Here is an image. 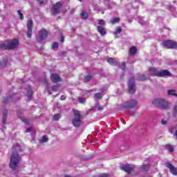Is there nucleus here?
Here are the masks:
<instances>
[{"instance_id":"obj_20","label":"nucleus","mask_w":177,"mask_h":177,"mask_svg":"<svg viewBox=\"0 0 177 177\" xmlns=\"http://www.w3.org/2000/svg\"><path fill=\"white\" fill-rule=\"evenodd\" d=\"M129 53L130 55H136V53L138 52V48H136V46H132L130 49H129Z\"/></svg>"},{"instance_id":"obj_2","label":"nucleus","mask_w":177,"mask_h":177,"mask_svg":"<svg viewBox=\"0 0 177 177\" xmlns=\"http://www.w3.org/2000/svg\"><path fill=\"white\" fill-rule=\"evenodd\" d=\"M20 160H21V158L20 157V155H19V153H17L16 151H14L11 154L10 160V168H11V169H15V168H17L19 165V163L20 162Z\"/></svg>"},{"instance_id":"obj_51","label":"nucleus","mask_w":177,"mask_h":177,"mask_svg":"<svg viewBox=\"0 0 177 177\" xmlns=\"http://www.w3.org/2000/svg\"><path fill=\"white\" fill-rule=\"evenodd\" d=\"M120 78L121 80H122L124 78V75H122V76Z\"/></svg>"},{"instance_id":"obj_34","label":"nucleus","mask_w":177,"mask_h":177,"mask_svg":"<svg viewBox=\"0 0 177 177\" xmlns=\"http://www.w3.org/2000/svg\"><path fill=\"white\" fill-rule=\"evenodd\" d=\"M60 87V86L59 84H56V85H53L51 87V91H57V89H59V88Z\"/></svg>"},{"instance_id":"obj_23","label":"nucleus","mask_w":177,"mask_h":177,"mask_svg":"<svg viewBox=\"0 0 177 177\" xmlns=\"http://www.w3.org/2000/svg\"><path fill=\"white\" fill-rule=\"evenodd\" d=\"M138 81H146V80H147V77H146V75H138Z\"/></svg>"},{"instance_id":"obj_45","label":"nucleus","mask_w":177,"mask_h":177,"mask_svg":"<svg viewBox=\"0 0 177 177\" xmlns=\"http://www.w3.org/2000/svg\"><path fill=\"white\" fill-rule=\"evenodd\" d=\"M60 100H66V96L62 95V96L60 97Z\"/></svg>"},{"instance_id":"obj_7","label":"nucleus","mask_w":177,"mask_h":177,"mask_svg":"<svg viewBox=\"0 0 177 177\" xmlns=\"http://www.w3.org/2000/svg\"><path fill=\"white\" fill-rule=\"evenodd\" d=\"M162 46L166 49H177V42L174 40H165L162 41Z\"/></svg>"},{"instance_id":"obj_3","label":"nucleus","mask_w":177,"mask_h":177,"mask_svg":"<svg viewBox=\"0 0 177 177\" xmlns=\"http://www.w3.org/2000/svg\"><path fill=\"white\" fill-rule=\"evenodd\" d=\"M152 104L154 107H158V109H160V110H168L169 109L168 102L161 98H156L153 100Z\"/></svg>"},{"instance_id":"obj_43","label":"nucleus","mask_w":177,"mask_h":177,"mask_svg":"<svg viewBox=\"0 0 177 177\" xmlns=\"http://www.w3.org/2000/svg\"><path fill=\"white\" fill-rule=\"evenodd\" d=\"M38 2H39L40 5H44V3L45 2V1L46 0H37Z\"/></svg>"},{"instance_id":"obj_36","label":"nucleus","mask_w":177,"mask_h":177,"mask_svg":"<svg viewBox=\"0 0 177 177\" xmlns=\"http://www.w3.org/2000/svg\"><path fill=\"white\" fill-rule=\"evenodd\" d=\"M95 109L98 111H100V110H104V107H102V106H101L100 105V104H97L96 105H95Z\"/></svg>"},{"instance_id":"obj_38","label":"nucleus","mask_w":177,"mask_h":177,"mask_svg":"<svg viewBox=\"0 0 177 177\" xmlns=\"http://www.w3.org/2000/svg\"><path fill=\"white\" fill-rule=\"evenodd\" d=\"M122 31V29H121L120 27H118L115 32V35H117V34H121Z\"/></svg>"},{"instance_id":"obj_37","label":"nucleus","mask_w":177,"mask_h":177,"mask_svg":"<svg viewBox=\"0 0 177 177\" xmlns=\"http://www.w3.org/2000/svg\"><path fill=\"white\" fill-rule=\"evenodd\" d=\"M48 138H46V136H43L41 140V143H45L46 142H48Z\"/></svg>"},{"instance_id":"obj_48","label":"nucleus","mask_w":177,"mask_h":177,"mask_svg":"<svg viewBox=\"0 0 177 177\" xmlns=\"http://www.w3.org/2000/svg\"><path fill=\"white\" fill-rule=\"evenodd\" d=\"M61 42H64V36H62L61 37V40H60Z\"/></svg>"},{"instance_id":"obj_8","label":"nucleus","mask_w":177,"mask_h":177,"mask_svg":"<svg viewBox=\"0 0 177 177\" xmlns=\"http://www.w3.org/2000/svg\"><path fill=\"white\" fill-rule=\"evenodd\" d=\"M129 93L130 95H133L135 92H136V86H135V78L131 77L129 80V88H128Z\"/></svg>"},{"instance_id":"obj_25","label":"nucleus","mask_w":177,"mask_h":177,"mask_svg":"<svg viewBox=\"0 0 177 177\" xmlns=\"http://www.w3.org/2000/svg\"><path fill=\"white\" fill-rule=\"evenodd\" d=\"M94 99L95 100H100L102 99V93H97L94 95Z\"/></svg>"},{"instance_id":"obj_26","label":"nucleus","mask_w":177,"mask_h":177,"mask_svg":"<svg viewBox=\"0 0 177 177\" xmlns=\"http://www.w3.org/2000/svg\"><path fill=\"white\" fill-rule=\"evenodd\" d=\"M167 95L171 96H176L177 97V94L175 93V90H168Z\"/></svg>"},{"instance_id":"obj_1","label":"nucleus","mask_w":177,"mask_h":177,"mask_svg":"<svg viewBox=\"0 0 177 177\" xmlns=\"http://www.w3.org/2000/svg\"><path fill=\"white\" fill-rule=\"evenodd\" d=\"M19 46V39H13L8 44L5 43L0 44V49L2 50H12Z\"/></svg>"},{"instance_id":"obj_40","label":"nucleus","mask_w":177,"mask_h":177,"mask_svg":"<svg viewBox=\"0 0 177 177\" xmlns=\"http://www.w3.org/2000/svg\"><path fill=\"white\" fill-rule=\"evenodd\" d=\"M52 48L53 49H57V48H59V43L58 42H54L53 46H52Z\"/></svg>"},{"instance_id":"obj_49","label":"nucleus","mask_w":177,"mask_h":177,"mask_svg":"<svg viewBox=\"0 0 177 177\" xmlns=\"http://www.w3.org/2000/svg\"><path fill=\"white\" fill-rule=\"evenodd\" d=\"M174 136H176V140H177V130L175 131Z\"/></svg>"},{"instance_id":"obj_28","label":"nucleus","mask_w":177,"mask_h":177,"mask_svg":"<svg viewBox=\"0 0 177 177\" xmlns=\"http://www.w3.org/2000/svg\"><path fill=\"white\" fill-rule=\"evenodd\" d=\"M177 115V102L173 108V116L176 117Z\"/></svg>"},{"instance_id":"obj_32","label":"nucleus","mask_w":177,"mask_h":177,"mask_svg":"<svg viewBox=\"0 0 177 177\" xmlns=\"http://www.w3.org/2000/svg\"><path fill=\"white\" fill-rule=\"evenodd\" d=\"M109 176L110 175L109 174L103 173L97 176H94L93 177H109Z\"/></svg>"},{"instance_id":"obj_15","label":"nucleus","mask_w":177,"mask_h":177,"mask_svg":"<svg viewBox=\"0 0 177 177\" xmlns=\"http://www.w3.org/2000/svg\"><path fill=\"white\" fill-rule=\"evenodd\" d=\"M50 80L54 84H57V82H62V77L57 73H53L50 75Z\"/></svg>"},{"instance_id":"obj_9","label":"nucleus","mask_w":177,"mask_h":177,"mask_svg":"<svg viewBox=\"0 0 177 177\" xmlns=\"http://www.w3.org/2000/svg\"><path fill=\"white\" fill-rule=\"evenodd\" d=\"M124 107L127 110L132 109H138V101L135 100H131L125 102Z\"/></svg>"},{"instance_id":"obj_16","label":"nucleus","mask_w":177,"mask_h":177,"mask_svg":"<svg viewBox=\"0 0 177 177\" xmlns=\"http://www.w3.org/2000/svg\"><path fill=\"white\" fill-rule=\"evenodd\" d=\"M97 30L98 32L100 34V35H106L107 34V31L106 30V28L102 26H98L97 27Z\"/></svg>"},{"instance_id":"obj_30","label":"nucleus","mask_w":177,"mask_h":177,"mask_svg":"<svg viewBox=\"0 0 177 177\" xmlns=\"http://www.w3.org/2000/svg\"><path fill=\"white\" fill-rule=\"evenodd\" d=\"M92 80V75H88L84 77V82H88V81H91Z\"/></svg>"},{"instance_id":"obj_18","label":"nucleus","mask_w":177,"mask_h":177,"mask_svg":"<svg viewBox=\"0 0 177 177\" xmlns=\"http://www.w3.org/2000/svg\"><path fill=\"white\" fill-rule=\"evenodd\" d=\"M12 149L13 150H15V151H21V147L19 143L14 144L12 146Z\"/></svg>"},{"instance_id":"obj_19","label":"nucleus","mask_w":177,"mask_h":177,"mask_svg":"<svg viewBox=\"0 0 177 177\" xmlns=\"http://www.w3.org/2000/svg\"><path fill=\"white\" fill-rule=\"evenodd\" d=\"M165 147L166 150H168L171 153H172L175 150V149L174 148V146H172L171 145H169V144L165 145Z\"/></svg>"},{"instance_id":"obj_29","label":"nucleus","mask_w":177,"mask_h":177,"mask_svg":"<svg viewBox=\"0 0 177 177\" xmlns=\"http://www.w3.org/2000/svg\"><path fill=\"white\" fill-rule=\"evenodd\" d=\"M80 16L82 17V19H84V20L88 19V12H82L81 14H80Z\"/></svg>"},{"instance_id":"obj_14","label":"nucleus","mask_w":177,"mask_h":177,"mask_svg":"<svg viewBox=\"0 0 177 177\" xmlns=\"http://www.w3.org/2000/svg\"><path fill=\"white\" fill-rule=\"evenodd\" d=\"M48 32H47L46 30L42 29L39 32V42H42L45 38L48 37Z\"/></svg>"},{"instance_id":"obj_6","label":"nucleus","mask_w":177,"mask_h":177,"mask_svg":"<svg viewBox=\"0 0 177 177\" xmlns=\"http://www.w3.org/2000/svg\"><path fill=\"white\" fill-rule=\"evenodd\" d=\"M63 8V3L62 1L57 2L50 9L51 15L53 16H56L60 13V9Z\"/></svg>"},{"instance_id":"obj_41","label":"nucleus","mask_w":177,"mask_h":177,"mask_svg":"<svg viewBox=\"0 0 177 177\" xmlns=\"http://www.w3.org/2000/svg\"><path fill=\"white\" fill-rule=\"evenodd\" d=\"M78 100H79V103H82V104H84V103H85V102H86L85 98H79Z\"/></svg>"},{"instance_id":"obj_54","label":"nucleus","mask_w":177,"mask_h":177,"mask_svg":"<svg viewBox=\"0 0 177 177\" xmlns=\"http://www.w3.org/2000/svg\"><path fill=\"white\" fill-rule=\"evenodd\" d=\"M0 93H1V91H0Z\"/></svg>"},{"instance_id":"obj_13","label":"nucleus","mask_w":177,"mask_h":177,"mask_svg":"<svg viewBox=\"0 0 177 177\" xmlns=\"http://www.w3.org/2000/svg\"><path fill=\"white\" fill-rule=\"evenodd\" d=\"M165 166L168 168L172 175L177 176V168L174 166L171 162H166Z\"/></svg>"},{"instance_id":"obj_22","label":"nucleus","mask_w":177,"mask_h":177,"mask_svg":"<svg viewBox=\"0 0 177 177\" xmlns=\"http://www.w3.org/2000/svg\"><path fill=\"white\" fill-rule=\"evenodd\" d=\"M8 64V59H3L2 61H0V66L2 68L4 67H6V65Z\"/></svg>"},{"instance_id":"obj_27","label":"nucleus","mask_w":177,"mask_h":177,"mask_svg":"<svg viewBox=\"0 0 177 177\" xmlns=\"http://www.w3.org/2000/svg\"><path fill=\"white\" fill-rule=\"evenodd\" d=\"M111 24H116V23H120V18L115 17L111 19Z\"/></svg>"},{"instance_id":"obj_4","label":"nucleus","mask_w":177,"mask_h":177,"mask_svg":"<svg viewBox=\"0 0 177 177\" xmlns=\"http://www.w3.org/2000/svg\"><path fill=\"white\" fill-rule=\"evenodd\" d=\"M73 114L74 118L72 120V124L73 127L78 128V127L81 126V120H82V114H81V111L73 109Z\"/></svg>"},{"instance_id":"obj_53","label":"nucleus","mask_w":177,"mask_h":177,"mask_svg":"<svg viewBox=\"0 0 177 177\" xmlns=\"http://www.w3.org/2000/svg\"><path fill=\"white\" fill-rule=\"evenodd\" d=\"M176 63L177 64V61H176Z\"/></svg>"},{"instance_id":"obj_12","label":"nucleus","mask_w":177,"mask_h":177,"mask_svg":"<svg viewBox=\"0 0 177 177\" xmlns=\"http://www.w3.org/2000/svg\"><path fill=\"white\" fill-rule=\"evenodd\" d=\"M32 19H29L27 21V37L28 38H31V35L32 34Z\"/></svg>"},{"instance_id":"obj_52","label":"nucleus","mask_w":177,"mask_h":177,"mask_svg":"<svg viewBox=\"0 0 177 177\" xmlns=\"http://www.w3.org/2000/svg\"><path fill=\"white\" fill-rule=\"evenodd\" d=\"M80 2H82L83 0H79Z\"/></svg>"},{"instance_id":"obj_21","label":"nucleus","mask_w":177,"mask_h":177,"mask_svg":"<svg viewBox=\"0 0 177 177\" xmlns=\"http://www.w3.org/2000/svg\"><path fill=\"white\" fill-rule=\"evenodd\" d=\"M8 118V110H4V112L3 113V124L6 123V120Z\"/></svg>"},{"instance_id":"obj_39","label":"nucleus","mask_w":177,"mask_h":177,"mask_svg":"<svg viewBox=\"0 0 177 177\" xmlns=\"http://www.w3.org/2000/svg\"><path fill=\"white\" fill-rule=\"evenodd\" d=\"M98 24L100 25V26H104V24H106V22L104 21V20H103V19H99L98 20Z\"/></svg>"},{"instance_id":"obj_47","label":"nucleus","mask_w":177,"mask_h":177,"mask_svg":"<svg viewBox=\"0 0 177 177\" xmlns=\"http://www.w3.org/2000/svg\"><path fill=\"white\" fill-rule=\"evenodd\" d=\"M67 55V53L66 51L62 52V56H66Z\"/></svg>"},{"instance_id":"obj_5","label":"nucleus","mask_w":177,"mask_h":177,"mask_svg":"<svg viewBox=\"0 0 177 177\" xmlns=\"http://www.w3.org/2000/svg\"><path fill=\"white\" fill-rule=\"evenodd\" d=\"M149 71H151V73H153L155 77H171V75H172V73H170L168 70L157 71L156 68H151L149 69Z\"/></svg>"},{"instance_id":"obj_42","label":"nucleus","mask_w":177,"mask_h":177,"mask_svg":"<svg viewBox=\"0 0 177 177\" xmlns=\"http://www.w3.org/2000/svg\"><path fill=\"white\" fill-rule=\"evenodd\" d=\"M127 68V64L125 62L122 63V70Z\"/></svg>"},{"instance_id":"obj_17","label":"nucleus","mask_w":177,"mask_h":177,"mask_svg":"<svg viewBox=\"0 0 177 177\" xmlns=\"http://www.w3.org/2000/svg\"><path fill=\"white\" fill-rule=\"evenodd\" d=\"M107 62L111 64V66H117L119 63L118 60H115L112 57L108 59Z\"/></svg>"},{"instance_id":"obj_35","label":"nucleus","mask_w":177,"mask_h":177,"mask_svg":"<svg viewBox=\"0 0 177 177\" xmlns=\"http://www.w3.org/2000/svg\"><path fill=\"white\" fill-rule=\"evenodd\" d=\"M27 96L28 99H31L32 97V91L31 90L27 91Z\"/></svg>"},{"instance_id":"obj_46","label":"nucleus","mask_w":177,"mask_h":177,"mask_svg":"<svg viewBox=\"0 0 177 177\" xmlns=\"http://www.w3.org/2000/svg\"><path fill=\"white\" fill-rule=\"evenodd\" d=\"M162 125H167V120H162Z\"/></svg>"},{"instance_id":"obj_11","label":"nucleus","mask_w":177,"mask_h":177,"mask_svg":"<svg viewBox=\"0 0 177 177\" xmlns=\"http://www.w3.org/2000/svg\"><path fill=\"white\" fill-rule=\"evenodd\" d=\"M15 100H17V96L16 94H12L7 97H3L2 98V103H3V104H7V103H9L10 102H15Z\"/></svg>"},{"instance_id":"obj_31","label":"nucleus","mask_w":177,"mask_h":177,"mask_svg":"<svg viewBox=\"0 0 177 177\" xmlns=\"http://www.w3.org/2000/svg\"><path fill=\"white\" fill-rule=\"evenodd\" d=\"M61 117L62 116L59 113L56 114V115H54L53 120H54V121H59V120H60Z\"/></svg>"},{"instance_id":"obj_44","label":"nucleus","mask_w":177,"mask_h":177,"mask_svg":"<svg viewBox=\"0 0 177 177\" xmlns=\"http://www.w3.org/2000/svg\"><path fill=\"white\" fill-rule=\"evenodd\" d=\"M29 132H31V128H28L26 131H25V133H28Z\"/></svg>"},{"instance_id":"obj_33","label":"nucleus","mask_w":177,"mask_h":177,"mask_svg":"<svg viewBox=\"0 0 177 177\" xmlns=\"http://www.w3.org/2000/svg\"><path fill=\"white\" fill-rule=\"evenodd\" d=\"M17 13H18V15L19 16L20 20H23L24 19V15H23V13H21V10H18Z\"/></svg>"},{"instance_id":"obj_10","label":"nucleus","mask_w":177,"mask_h":177,"mask_svg":"<svg viewBox=\"0 0 177 177\" xmlns=\"http://www.w3.org/2000/svg\"><path fill=\"white\" fill-rule=\"evenodd\" d=\"M120 169L122 171H124V172L129 174V175H133V174H132V172H133V167H131L129 164L120 165Z\"/></svg>"},{"instance_id":"obj_24","label":"nucleus","mask_w":177,"mask_h":177,"mask_svg":"<svg viewBox=\"0 0 177 177\" xmlns=\"http://www.w3.org/2000/svg\"><path fill=\"white\" fill-rule=\"evenodd\" d=\"M149 169H150V165L149 164L143 165L141 167L142 171H149Z\"/></svg>"},{"instance_id":"obj_50","label":"nucleus","mask_w":177,"mask_h":177,"mask_svg":"<svg viewBox=\"0 0 177 177\" xmlns=\"http://www.w3.org/2000/svg\"><path fill=\"white\" fill-rule=\"evenodd\" d=\"M26 124H27L28 125H30V122H28V120H25Z\"/></svg>"}]
</instances>
